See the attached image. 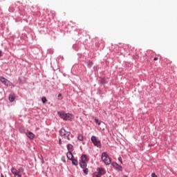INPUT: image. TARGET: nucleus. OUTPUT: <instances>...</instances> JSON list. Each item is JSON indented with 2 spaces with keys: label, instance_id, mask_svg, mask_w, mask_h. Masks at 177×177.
Wrapping results in <instances>:
<instances>
[{
  "label": "nucleus",
  "instance_id": "f257e3e1",
  "mask_svg": "<svg viewBox=\"0 0 177 177\" xmlns=\"http://www.w3.org/2000/svg\"><path fill=\"white\" fill-rule=\"evenodd\" d=\"M57 114L59 115L62 120L65 121L73 120V115L71 113H66L64 111H58Z\"/></svg>",
  "mask_w": 177,
  "mask_h": 177
},
{
  "label": "nucleus",
  "instance_id": "f03ea898",
  "mask_svg": "<svg viewBox=\"0 0 177 177\" xmlns=\"http://www.w3.org/2000/svg\"><path fill=\"white\" fill-rule=\"evenodd\" d=\"M102 160L106 165H110V164H111V158L109 157V155L106 152L102 153Z\"/></svg>",
  "mask_w": 177,
  "mask_h": 177
},
{
  "label": "nucleus",
  "instance_id": "7ed1b4c3",
  "mask_svg": "<svg viewBox=\"0 0 177 177\" xmlns=\"http://www.w3.org/2000/svg\"><path fill=\"white\" fill-rule=\"evenodd\" d=\"M71 134V133L66 131V129H61V130L59 131L60 136H62V138H65L68 139V140H70V135Z\"/></svg>",
  "mask_w": 177,
  "mask_h": 177
},
{
  "label": "nucleus",
  "instance_id": "20e7f679",
  "mask_svg": "<svg viewBox=\"0 0 177 177\" xmlns=\"http://www.w3.org/2000/svg\"><path fill=\"white\" fill-rule=\"evenodd\" d=\"M91 142L92 143H93L94 146H96V147H98L99 149H100L102 147V143L100 142V140H97V138H96V136H93L91 137Z\"/></svg>",
  "mask_w": 177,
  "mask_h": 177
},
{
  "label": "nucleus",
  "instance_id": "39448f33",
  "mask_svg": "<svg viewBox=\"0 0 177 177\" xmlns=\"http://www.w3.org/2000/svg\"><path fill=\"white\" fill-rule=\"evenodd\" d=\"M0 81L6 86H9V85H10V82L3 77H0Z\"/></svg>",
  "mask_w": 177,
  "mask_h": 177
},
{
  "label": "nucleus",
  "instance_id": "423d86ee",
  "mask_svg": "<svg viewBox=\"0 0 177 177\" xmlns=\"http://www.w3.org/2000/svg\"><path fill=\"white\" fill-rule=\"evenodd\" d=\"M97 173L102 177L103 175H106V170L102 167H98L97 169Z\"/></svg>",
  "mask_w": 177,
  "mask_h": 177
},
{
  "label": "nucleus",
  "instance_id": "0eeeda50",
  "mask_svg": "<svg viewBox=\"0 0 177 177\" xmlns=\"http://www.w3.org/2000/svg\"><path fill=\"white\" fill-rule=\"evenodd\" d=\"M66 156L68 160H73V158H74V155H73V152L71 151H68L66 153Z\"/></svg>",
  "mask_w": 177,
  "mask_h": 177
},
{
  "label": "nucleus",
  "instance_id": "6e6552de",
  "mask_svg": "<svg viewBox=\"0 0 177 177\" xmlns=\"http://www.w3.org/2000/svg\"><path fill=\"white\" fill-rule=\"evenodd\" d=\"M26 136H28V138H29V139L32 140L35 137V135H34V133H32V132L28 131V133H26Z\"/></svg>",
  "mask_w": 177,
  "mask_h": 177
},
{
  "label": "nucleus",
  "instance_id": "1a4fd4ad",
  "mask_svg": "<svg viewBox=\"0 0 177 177\" xmlns=\"http://www.w3.org/2000/svg\"><path fill=\"white\" fill-rule=\"evenodd\" d=\"M8 99L10 102H15V100L16 99V95L15 94L11 93L9 95Z\"/></svg>",
  "mask_w": 177,
  "mask_h": 177
},
{
  "label": "nucleus",
  "instance_id": "9d476101",
  "mask_svg": "<svg viewBox=\"0 0 177 177\" xmlns=\"http://www.w3.org/2000/svg\"><path fill=\"white\" fill-rule=\"evenodd\" d=\"M67 149H68V151H71V152L74 151V147L71 144H68L67 145Z\"/></svg>",
  "mask_w": 177,
  "mask_h": 177
},
{
  "label": "nucleus",
  "instance_id": "9b49d317",
  "mask_svg": "<svg viewBox=\"0 0 177 177\" xmlns=\"http://www.w3.org/2000/svg\"><path fill=\"white\" fill-rule=\"evenodd\" d=\"M81 158H82L81 162H88V156H86V155H82Z\"/></svg>",
  "mask_w": 177,
  "mask_h": 177
},
{
  "label": "nucleus",
  "instance_id": "f8f14e48",
  "mask_svg": "<svg viewBox=\"0 0 177 177\" xmlns=\"http://www.w3.org/2000/svg\"><path fill=\"white\" fill-rule=\"evenodd\" d=\"M11 172L12 174H13V175H16L17 174H18V170L15 167H12Z\"/></svg>",
  "mask_w": 177,
  "mask_h": 177
},
{
  "label": "nucleus",
  "instance_id": "ddd939ff",
  "mask_svg": "<svg viewBox=\"0 0 177 177\" xmlns=\"http://www.w3.org/2000/svg\"><path fill=\"white\" fill-rule=\"evenodd\" d=\"M80 167L82 169L86 168V162H80Z\"/></svg>",
  "mask_w": 177,
  "mask_h": 177
},
{
  "label": "nucleus",
  "instance_id": "4468645a",
  "mask_svg": "<svg viewBox=\"0 0 177 177\" xmlns=\"http://www.w3.org/2000/svg\"><path fill=\"white\" fill-rule=\"evenodd\" d=\"M77 139L80 142H82L84 140V136L82 134H78Z\"/></svg>",
  "mask_w": 177,
  "mask_h": 177
},
{
  "label": "nucleus",
  "instance_id": "2eb2a0df",
  "mask_svg": "<svg viewBox=\"0 0 177 177\" xmlns=\"http://www.w3.org/2000/svg\"><path fill=\"white\" fill-rule=\"evenodd\" d=\"M73 165H78V160H75L74 158L71 160Z\"/></svg>",
  "mask_w": 177,
  "mask_h": 177
},
{
  "label": "nucleus",
  "instance_id": "dca6fc26",
  "mask_svg": "<svg viewBox=\"0 0 177 177\" xmlns=\"http://www.w3.org/2000/svg\"><path fill=\"white\" fill-rule=\"evenodd\" d=\"M17 171L18 174H21L23 172H24V169H23V167H20Z\"/></svg>",
  "mask_w": 177,
  "mask_h": 177
},
{
  "label": "nucleus",
  "instance_id": "f3484780",
  "mask_svg": "<svg viewBox=\"0 0 177 177\" xmlns=\"http://www.w3.org/2000/svg\"><path fill=\"white\" fill-rule=\"evenodd\" d=\"M112 165H113V167H118V168H119V169H120V171L122 169V167L121 166L118 165V164H117V163H113Z\"/></svg>",
  "mask_w": 177,
  "mask_h": 177
},
{
  "label": "nucleus",
  "instance_id": "a211bd4d",
  "mask_svg": "<svg viewBox=\"0 0 177 177\" xmlns=\"http://www.w3.org/2000/svg\"><path fill=\"white\" fill-rule=\"evenodd\" d=\"M83 171H84V174H85V175H88L89 172V169H88V168H84L83 169Z\"/></svg>",
  "mask_w": 177,
  "mask_h": 177
},
{
  "label": "nucleus",
  "instance_id": "6ab92c4d",
  "mask_svg": "<svg viewBox=\"0 0 177 177\" xmlns=\"http://www.w3.org/2000/svg\"><path fill=\"white\" fill-rule=\"evenodd\" d=\"M41 102H42V103L45 104V103H46V102H48V100H46V97H43L41 98Z\"/></svg>",
  "mask_w": 177,
  "mask_h": 177
},
{
  "label": "nucleus",
  "instance_id": "aec40b11",
  "mask_svg": "<svg viewBox=\"0 0 177 177\" xmlns=\"http://www.w3.org/2000/svg\"><path fill=\"white\" fill-rule=\"evenodd\" d=\"M93 177H101V176L98 174L97 172H95L93 174Z\"/></svg>",
  "mask_w": 177,
  "mask_h": 177
},
{
  "label": "nucleus",
  "instance_id": "412c9836",
  "mask_svg": "<svg viewBox=\"0 0 177 177\" xmlns=\"http://www.w3.org/2000/svg\"><path fill=\"white\" fill-rule=\"evenodd\" d=\"M95 122L97 124V125H100V121H99V119L95 118Z\"/></svg>",
  "mask_w": 177,
  "mask_h": 177
},
{
  "label": "nucleus",
  "instance_id": "4be33fe9",
  "mask_svg": "<svg viewBox=\"0 0 177 177\" xmlns=\"http://www.w3.org/2000/svg\"><path fill=\"white\" fill-rule=\"evenodd\" d=\"M15 177H21V174L17 173V174H15Z\"/></svg>",
  "mask_w": 177,
  "mask_h": 177
},
{
  "label": "nucleus",
  "instance_id": "5701e85b",
  "mask_svg": "<svg viewBox=\"0 0 177 177\" xmlns=\"http://www.w3.org/2000/svg\"><path fill=\"white\" fill-rule=\"evenodd\" d=\"M58 98H60V100H62L63 98L62 97V93H59L57 96Z\"/></svg>",
  "mask_w": 177,
  "mask_h": 177
},
{
  "label": "nucleus",
  "instance_id": "b1692460",
  "mask_svg": "<svg viewBox=\"0 0 177 177\" xmlns=\"http://www.w3.org/2000/svg\"><path fill=\"white\" fill-rule=\"evenodd\" d=\"M118 160H119V161L121 162V164H122V158L119 157V158H118Z\"/></svg>",
  "mask_w": 177,
  "mask_h": 177
},
{
  "label": "nucleus",
  "instance_id": "393cba45",
  "mask_svg": "<svg viewBox=\"0 0 177 177\" xmlns=\"http://www.w3.org/2000/svg\"><path fill=\"white\" fill-rule=\"evenodd\" d=\"M151 177H158V176L155 174V173H152L151 174Z\"/></svg>",
  "mask_w": 177,
  "mask_h": 177
},
{
  "label": "nucleus",
  "instance_id": "a878e982",
  "mask_svg": "<svg viewBox=\"0 0 177 177\" xmlns=\"http://www.w3.org/2000/svg\"><path fill=\"white\" fill-rule=\"evenodd\" d=\"M153 60H155V61L158 60V57H155V58L153 59Z\"/></svg>",
  "mask_w": 177,
  "mask_h": 177
},
{
  "label": "nucleus",
  "instance_id": "bb28decb",
  "mask_svg": "<svg viewBox=\"0 0 177 177\" xmlns=\"http://www.w3.org/2000/svg\"><path fill=\"white\" fill-rule=\"evenodd\" d=\"M2 56V51L0 50V57Z\"/></svg>",
  "mask_w": 177,
  "mask_h": 177
},
{
  "label": "nucleus",
  "instance_id": "cd10ccee",
  "mask_svg": "<svg viewBox=\"0 0 177 177\" xmlns=\"http://www.w3.org/2000/svg\"><path fill=\"white\" fill-rule=\"evenodd\" d=\"M59 145H62V140H59Z\"/></svg>",
  "mask_w": 177,
  "mask_h": 177
},
{
  "label": "nucleus",
  "instance_id": "c85d7f7f",
  "mask_svg": "<svg viewBox=\"0 0 177 177\" xmlns=\"http://www.w3.org/2000/svg\"><path fill=\"white\" fill-rule=\"evenodd\" d=\"M89 65H90V66H92V62H89Z\"/></svg>",
  "mask_w": 177,
  "mask_h": 177
},
{
  "label": "nucleus",
  "instance_id": "c756f323",
  "mask_svg": "<svg viewBox=\"0 0 177 177\" xmlns=\"http://www.w3.org/2000/svg\"><path fill=\"white\" fill-rule=\"evenodd\" d=\"M1 177H4V176H3V174H1Z\"/></svg>",
  "mask_w": 177,
  "mask_h": 177
},
{
  "label": "nucleus",
  "instance_id": "7c9ffc66",
  "mask_svg": "<svg viewBox=\"0 0 177 177\" xmlns=\"http://www.w3.org/2000/svg\"><path fill=\"white\" fill-rule=\"evenodd\" d=\"M20 131H21V132H24V131H23V130H21V129Z\"/></svg>",
  "mask_w": 177,
  "mask_h": 177
},
{
  "label": "nucleus",
  "instance_id": "2f4dec72",
  "mask_svg": "<svg viewBox=\"0 0 177 177\" xmlns=\"http://www.w3.org/2000/svg\"><path fill=\"white\" fill-rule=\"evenodd\" d=\"M20 131H21V132H24V131H23V130H21V129Z\"/></svg>",
  "mask_w": 177,
  "mask_h": 177
}]
</instances>
